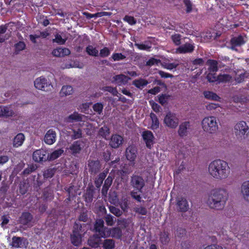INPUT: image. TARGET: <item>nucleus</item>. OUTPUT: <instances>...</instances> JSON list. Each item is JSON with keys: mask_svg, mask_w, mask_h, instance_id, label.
<instances>
[{"mask_svg": "<svg viewBox=\"0 0 249 249\" xmlns=\"http://www.w3.org/2000/svg\"><path fill=\"white\" fill-rule=\"evenodd\" d=\"M208 172L215 179L223 180L229 177L230 169L226 161L221 160H216L209 164Z\"/></svg>", "mask_w": 249, "mask_h": 249, "instance_id": "nucleus-1", "label": "nucleus"}, {"mask_svg": "<svg viewBox=\"0 0 249 249\" xmlns=\"http://www.w3.org/2000/svg\"><path fill=\"white\" fill-rule=\"evenodd\" d=\"M228 198V195L225 190L215 189L210 192L207 204L212 209L221 210L225 206Z\"/></svg>", "mask_w": 249, "mask_h": 249, "instance_id": "nucleus-2", "label": "nucleus"}, {"mask_svg": "<svg viewBox=\"0 0 249 249\" xmlns=\"http://www.w3.org/2000/svg\"><path fill=\"white\" fill-rule=\"evenodd\" d=\"M234 133L238 139H245L249 134V126L246 122L239 121L234 126Z\"/></svg>", "mask_w": 249, "mask_h": 249, "instance_id": "nucleus-3", "label": "nucleus"}, {"mask_svg": "<svg viewBox=\"0 0 249 249\" xmlns=\"http://www.w3.org/2000/svg\"><path fill=\"white\" fill-rule=\"evenodd\" d=\"M202 126L203 130L209 133H215L218 128L217 120L214 116L204 118L202 121Z\"/></svg>", "mask_w": 249, "mask_h": 249, "instance_id": "nucleus-4", "label": "nucleus"}, {"mask_svg": "<svg viewBox=\"0 0 249 249\" xmlns=\"http://www.w3.org/2000/svg\"><path fill=\"white\" fill-rule=\"evenodd\" d=\"M163 123L166 127L175 129L178 126L179 120L175 113L169 112L165 116Z\"/></svg>", "mask_w": 249, "mask_h": 249, "instance_id": "nucleus-5", "label": "nucleus"}, {"mask_svg": "<svg viewBox=\"0 0 249 249\" xmlns=\"http://www.w3.org/2000/svg\"><path fill=\"white\" fill-rule=\"evenodd\" d=\"M34 86L36 89L44 91H50L53 88L51 83L43 76L38 77L35 80Z\"/></svg>", "mask_w": 249, "mask_h": 249, "instance_id": "nucleus-6", "label": "nucleus"}, {"mask_svg": "<svg viewBox=\"0 0 249 249\" xmlns=\"http://www.w3.org/2000/svg\"><path fill=\"white\" fill-rule=\"evenodd\" d=\"M82 226L75 224L73 227V233L71 235V243L75 246H78L81 244L82 236L80 233Z\"/></svg>", "mask_w": 249, "mask_h": 249, "instance_id": "nucleus-7", "label": "nucleus"}, {"mask_svg": "<svg viewBox=\"0 0 249 249\" xmlns=\"http://www.w3.org/2000/svg\"><path fill=\"white\" fill-rule=\"evenodd\" d=\"M122 235V231L120 228H114L109 229L106 228L104 229V232L101 233V237L106 238L107 237H112L120 238Z\"/></svg>", "mask_w": 249, "mask_h": 249, "instance_id": "nucleus-8", "label": "nucleus"}, {"mask_svg": "<svg viewBox=\"0 0 249 249\" xmlns=\"http://www.w3.org/2000/svg\"><path fill=\"white\" fill-rule=\"evenodd\" d=\"M131 184L135 190L141 193L142 189L144 186V181L141 177L135 175L131 178Z\"/></svg>", "mask_w": 249, "mask_h": 249, "instance_id": "nucleus-9", "label": "nucleus"}, {"mask_svg": "<svg viewBox=\"0 0 249 249\" xmlns=\"http://www.w3.org/2000/svg\"><path fill=\"white\" fill-rule=\"evenodd\" d=\"M144 125L152 130L157 129L159 126V121L157 116L153 113H150V118L145 120L144 122Z\"/></svg>", "mask_w": 249, "mask_h": 249, "instance_id": "nucleus-10", "label": "nucleus"}, {"mask_svg": "<svg viewBox=\"0 0 249 249\" xmlns=\"http://www.w3.org/2000/svg\"><path fill=\"white\" fill-rule=\"evenodd\" d=\"M84 142L83 141L79 140L73 142L67 149L69 152L75 155L79 153L84 147Z\"/></svg>", "mask_w": 249, "mask_h": 249, "instance_id": "nucleus-11", "label": "nucleus"}, {"mask_svg": "<svg viewBox=\"0 0 249 249\" xmlns=\"http://www.w3.org/2000/svg\"><path fill=\"white\" fill-rule=\"evenodd\" d=\"M137 149L136 146L134 145H129L125 150V156L127 160L130 162H133V165L134 164V161L137 157Z\"/></svg>", "mask_w": 249, "mask_h": 249, "instance_id": "nucleus-12", "label": "nucleus"}, {"mask_svg": "<svg viewBox=\"0 0 249 249\" xmlns=\"http://www.w3.org/2000/svg\"><path fill=\"white\" fill-rule=\"evenodd\" d=\"M15 112L11 106H0V117L8 118L15 115Z\"/></svg>", "mask_w": 249, "mask_h": 249, "instance_id": "nucleus-13", "label": "nucleus"}, {"mask_svg": "<svg viewBox=\"0 0 249 249\" xmlns=\"http://www.w3.org/2000/svg\"><path fill=\"white\" fill-rule=\"evenodd\" d=\"M142 137L146 146L150 148L154 142V136L152 132L149 130L144 131L142 133Z\"/></svg>", "mask_w": 249, "mask_h": 249, "instance_id": "nucleus-14", "label": "nucleus"}, {"mask_svg": "<svg viewBox=\"0 0 249 249\" xmlns=\"http://www.w3.org/2000/svg\"><path fill=\"white\" fill-rule=\"evenodd\" d=\"M56 138V134L55 131L49 129L45 135L44 141L46 144L52 145L55 142Z\"/></svg>", "mask_w": 249, "mask_h": 249, "instance_id": "nucleus-15", "label": "nucleus"}, {"mask_svg": "<svg viewBox=\"0 0 249 249\" xmlns=\"http://www.w3.org/2000/svg\"><path fill=\"white\" fill-rule=\"evenodd\" d=\"M33 159L36 162L45 160L47 159V152L43 149L36 150L33 153Z\"/></svg>", "mask_w": 249, "mask_h": 249, "instance_id": "nucleus-16", "label": "nucleus"}, {"mask_svg": "<svg viewBox=\"0 0 249 249\" xmlns=\"http://www.w3.org/2000/svg\"><path fill=\"white\" fill-rule=\"evenodd\" d=\"M194 50V46L190 43H186L185 44L180 46L176 50L177 53H186L192 52Z\"/></svg>", "mask_w": 249, "mask_h": 249, "instance_id": "nucleus-17", "label": "nucleus"}, {"mask_svg": "<svg viewBox=\"0 0 249 249\" xmlns=\"http://www.w3.org/2000/svg\"><path fill=\"white\" fill-rule=\"evenodd\" d=\"M241 194L243 198L249 202V180L243 182L240 188Z\"/></svg>", "mask_w": 249, "mask_h": 249, "instance_id": "nucleus-18", "label": "nucleus"}, {"mask_svg": "<svg viewBox=\"0 0 249 249\" xmlns=\"http://www.w3.org/2000/svg\"><path fill=\"white\" fill-rule=\"evenodd\" d=\"M130 78L124 74H118L112 77L113 83L118 84L119 86L125 85Z\"/></svg>", "mask_w": 249, "mask_h": 249, "instance_id": "nucleus-19", "label": "nucleus"}, {"mask_svg": "<svg viewBox=\"0 0 249 249\" xmlns=\"http://www.w3.org/2000/svg\"><path fill=\"white\" fill-rule=\"evenodd\" d=\"M123 138L119 135H113L112 136L110 141V146L114 148L119 147L123 143Z\"/></svg>", "mask_w": 249, "mask_h": 249, "instance_id": "nucleus-20", "label": "nucleus"}, {"mask_svg": "<svg viewBox=\"0 0 249 249\" xmlns=\"http://www.w3.org/2000/svg\"><path fill=\"white\" fill-rule=\"evenodd\" d=\"M85 118V116L81 115L78 112H74L65 118L67 123H73L75 122L81 121Z\"/></svg>", "mask_w": 249, "mask_h": 249, "instance_id": "nucleus-21", "label": "nucleus"}, {"mask_svg": "<svg viewBox=\"0 0 249 249\" xmlns=\"http://www.w3.org/2000/svg\"><path fill=\"white\" fill-rule=\"evenodd\" d=\"M70 51L65 48H58L54 49L52 52L53 56L56 57H64L70 54Z\"/></svg>", "mask_w": 249, "mask_h": 249, "instance_id": "nucleus-22", "label": "nucleus"}, {"mask_svg": "<svg viewBox=\"0 0 249 249\" xmlns=\"http://www.w3.org/2000/svg\"><path fill=\"white\" fill-rule=\"evenodd\" d=\"M178 209L181 212H186L189 209L187 200L184 198H179L177 202Z\"/></svg>", "mask_w": 249, "mask_h": 249, "instance_id": "nucleus-23", "label": "nucleus"}, {"mask_svg": "<svg viewBox=\"0 0 249 249\" xmlns=\"http://www.w3.org/2000/svg\"><path fill=\"white\" fill-rule=\"evenodd\" d=\"M101 237L100 236H98L95 235L90 237L88 240V245L92 248H98L101 243Z\"/></svg>", "mask_w": 249, "mask_h": 249, "instance_id": "nucleus-24", "label": "nucleus"}, {"mask_svg": "<svg viewBox=\"0 0 249 249\" xmlns=\"http://www.w3.org/2000/svg\"><path fill=\"white\" fill-rule=\"evenodd\" d=\"M204 97L208 99L215 101L221 102V98L216 93L211 91H205L203 92Z\"/></svg>", "mask_w": 249, "mask_h": 249, "instance_id": "nucleus-25", "label": "nucleus"}, {"mask_svg": "<svg viewBox=\"0 0 249 249\" xmlns=\"http://www.w3.org/2000/svg\"><path fill=\"white\" fill-rule=\"evenodd\" d=\"M83 14L87 18L90 19L92 18L102 17L103 16H110L112 15V13L111 12H100L94 14H91L88 12H84Z\"/></svg>", "mask_w": 249, "mask_h": 249, "instance_id": "nucleus-26", "label": "nucleus"}, {"mask_svg": "<svg viewBox=\"0 0 249 249\" xmlns=\"http://www.w3.org/2000/svg\"><path fill=\"white\" fill-rule=\"evenodd\" d=\"M25 140L24 135L22 133L17 134L13 140V146L14 147H18L21 146Z\"/></svg>", "mask_w": 249, "mask_h": 249, "instance_id": "nucleus-27", "label": "nucleus"}, {"mask_svg": "<svg viewBox=\"0 0 249 249\" xmlns=\"http://www.w3.org/2000/svg\"><path fill=\"white\" fill-rule=\"evenodd\" d=\"M104 221L102 219H97L94 225V228L96 232L101 237V233L104 232Z\"/></svg>", "mask_w": 249, "mask_h": 249, "instance_id": "nucleus-28", "label": "nucleus"}, {"mask_svg": "<svg viewBox=\"0 0 249 249\" xmlns=\"http://www.w3.org/2000/svg\"><path fill=\"white\" fill-rule=\"evenodd\" d=\"M64 152L62 149H57L47 156V159L49 160H54L59 157Z\"/></svg>", "mask_w": 249, "mask_h": 249, "instance_id": "nucleus-29", "label": "nucleus"}, {"mask_svg": "<svg viewBox=\"0 0 249 249\" xmlns=\"http://www.w3.org/2000/svg\"><path fill=\"white\" fill-rule=\"evenodd\" d=\"M188 126L189 123L188 122H184L179 125L178 133L180 136L183 137L187 135Z\"/></svg>", "mask_w": 249, "mask_h": 249, "instance_id": "nucleus-30", "label": "nucleus"}, {"mask_svg": "<svg viewBox=\"0 0 249 249\" xmlns=\"http://www.w3.org/2000/svg\"><path fill=\"white\" fill-rule=\"evenodd\" d=\"M73 92V89L71 86H64L62 87L60 94L61 96H66L71 94Z\"/></svg>", "mask_w": 249, "mask_h": 249, "instance_id": "nucleus-31", "label": "nucleus"}, {"mask_svg": "<svg viewBox=\"0 0 249 249\" xmlns=\"http://www.w3.org/2000/svg\"><path fill=\"white\" fill-rule=\"evenodd\" d=\"M133 85L139 89H142L148 84V82L142 78L135 80L133 81Z\"/></svg>", "mask_w": 249, "mask_h": 249, "instance_id": "nucleus-32", "label": "nucleus"}, {"mask_svg": "<svg viewBox=\"0 0 249 249\" xmlns=\"http://www.w3.org/2000/svg\"><path fill=\"white\" fill-rule=\"evenodd\" d=\"M32 219V216L30 213H24L20 217V222L24 224H28Z\"/></svg>", "mask_w": 249, "mask_h": 249, "instance_id": "nucleus-33", "label": "nucleus"}, {"mask_svg": "<svg viewBox=\"0 0 249 249\" xmlns=\"http://www.w3.org/2000/svg\"><path fill=\"white\" fill-rule=\"evenodd\" d=\"M11 246L15 248L22 247V239L20 237H13Z\"/></svg>", "mask_w": 249, "mask_h": 249, "instance_id": "nucleus-34", "label": "nucleus"}, {"mask_svg": "<svg viewBox=\"0 0 249 249\" xmlns=\"http://www.w3.org/2000/svg\"><path fill=\"white\" fill-rule=\"evenodd\" d=\"M86 52L91 56H96L98 54V50L92 45H89L87 47Z\"/></svg>", "mask_w": 249, "mask_h": 249, "instance_id": "nucleus-35", "label": "nucleus"}, {"mask_svg": "<svg viewBox=\"0 0 249 249\" xmlns=\"http://www.w3.org/2000/svg\"><path fill=\"white\" fill-rule=\"evenodd\" d=\"M89 166L92 172H96L99 168V162L98 160L89 161Z\"/></svg>", "mask_w": 249, "mask_h": 249, "instance_id": "nucleus-36", "label": "nucleus"}, {"mask_svg": "<svg viewBox=\"0 0 249 249\" xmlns=\"http://www.w3.org/2000/svg\"><path fill=\"white\" fill-rule=\"evenodd\" d=\"M103 244L105 249H113L115 247L114 241L112 239L105 240Z\"/></svg>", "mask_w": 249, "mask_h": 249, "instance_id": "nucleus-37", "label": "nucleus"}, {"mask_svg": "<svg viewBox=\"0 0 249 249\" xmlns=\"http://www.w3.org/2000/svg\"><path fill=\"white\" fill-rule=\"evenodd\" d=\"M231 44L234 46H240L245 43L243 38L241 36L233 37L231 39Z\"/></svg>", "mask_w": 249, "mask_h": 249, "instance_id": "nucleus-38", "label": "nucleus"}, {"mask_svg": "<svg viewBox=\"0 0 249 249\" xmlns=\"http://www.w3.org/2000/svg\"><path fill=\"white\" fill-rule=\"evenodd\" d=\"M109 133H110L109 129L108 128V127H107L106 126H104L101 127L100 129L99 132V135L106 139L109 136Z\"/></svg>", "mask_w": 249, "mask_h": 249, "instance_id": "nucleus-39", "label": "nucleus"}, {"mask_svg": "<svg viewBox=\"0 0 249 249\" xmlns=\"http://www.w3.org/2000/svg\"><path fill=\"white\" fill-rule=\"evenodd\" d=\"M208 64L209 65V70L211 72H215L217 70V62L214 60H209Z\"/></svg>", "mask_w": 249, "mask_h": 249, "instance_id": "nucleus-40", "label": "nucleus"}, {"mask_svg": "<svg viewBox=\"0 0 249 249\" xmlns=\"http://www.w3.org/2000/svg\"><path fill=\"white\" fill-rule=\"evenodd\" d=\"M208 80L210 82H218L219 75L217 76L215 73L210 72L207 76Z\"/></svg>", "mask_w": 249, "mask_h": 249, "instance_id": "nucleus-41", "label": "nucleus"}, {"mask_svg": "<svg viewBox=\"0 0 249 249\" xmlns=\"http://www.w3.org/2000/svg\"><path fill=\"white\" fill-rule=\"evenodd\" d=\"M231 78V76L229 74H222L219 75L218 82H227L229 81Z\"/></svg>", "mask_w": 249, "mask_h": 249, "instance_id": "nucleus-42", "label": "nucleus"}, {"mask_svg": "<svg viewBox=\"0 0 249 249\" xmlns=\"http://www.w3.org/2000/svg\"><path fill=\"white\" fill-rule=\"evenodd\" d=\"M171 39L173 43L176 45L181 44V36L178 34H175L171 36Z\"/></svg>", "mask_w": 249, "mask_h": 249, "instance_id": "nucleus-43", "label": "nucleus"}, {"mask_svg": "<svg viewBox=\"0 0 249 249\" xmlns=\"http://www.w3.org/2000/svg\"><path fill=\"white\" fill-rule=\"evenodd\" d=\"M107 176V173H102L99 175L98 178L95 181V184L96 187H99L102 182L104 178H106Z\"/></svg>", "mask_w": 249, "mask_h": 249, "instance_id": "nucleus-44", "label": "nucleus"}, {"mask_svg": "<svg viewBox=\"0 0 249 249\" xmlns=\"http://www.w3.org/2000/svg\"><path fill=\"white\" fill-rule=\"evenodd\" d=\"M163 67L168 70H172L176 68L178 65V63L176 62L173 63H161Z\"/></svg>", "mask_w": 249, "mask_h": 249, "instance_id": "nucleus-45", "label": "nucleus"}, {"mask_svg": "<svg viewBox=\"0 0 249 249\" xmlns=\"http://www.w3.org/2000/svg\"><path fill=\"white\" fill-rule=\"evenodd\" d=\"M85 125H86V127L84 129L86 130L87 135H91L94 131V127L89 123H86Z\"/></svg>", "mask_w": 249, "mask_h": 249, "instance_id": "nucleus-46", "label": "nucleus"}, {"mask_svg": "<svg viewBox=\"0 0 249 249\" xmlns=\"http://www.w3.org/2000/svg\"><path fill=\"white\" fill-rule=\"evenodd\" d=\"M220 107L221 106L219 104L213 103H209L206 106V109L209 111H213Z\"/></svg>", "mask_w": 249, "mask_h": 249, "instance_id": "nucleus-47", "label": "nucleus"}, {"mask_svg": "<svg viewBox=\"0 0 249 249\" xmlns=\"http://www.w3.org/2000/svg\"><path fill=\"white\" fill-rule=\"evenodd\" d=\"M160 241L163 244H166L169 241L168 234L166 232L161 233L160 237Z\"/></svg>", "mask_w": 249, "mask_h": 249, "instance_id": "nucleus-48", "label": "nucleus"}, {"mask_svg": "<svg viewBox=\"0 0 249 249\" xmlns=\"http://www.w3.org/2000/svg\"><path fill=\"white\" fill-rule=\"evenodd\" d=\"M159 64H161L160 61L155 58H151L146 62V65L148 66L158 65Z\"/></svg>", "mask_w": 249, "mask_h": 249, "instance_id": "nucleus-49", "label": "nucleus"}, {"mask_svg": "<svg viewBox=\"0 0 249 249\" xmlns=\"http://www.w3.org/2000/svg\"><path fill=\"white\" fill-rule=\"evenodd\" d=\"M82 131L80 129L73 130V134L71 135V137L73 139H77L82 137Z\"/></svg>", "mask_w": 249, "mask_h": 249, "instance_id": "nucleus-50", "label": "nucleus"}, {"mask_svg": "<svg viewBox=\"0 0 249 249\" xmlns=\"http://www.w3.org/2000/svg\"><path fill=\"white\" fill-rule=\"evenodd\" d=\"M93 110L98 114H101L103 110V105L101 103H96L93 106Z\"/></svg>", "mask_w": 249, "mask_h": 249, "instance_id": "nucleus-51", "label": "nucleus"}, {"mask_svg": "<svg viewBox=\"0 0 249 249\" xmlns=\"http://www.w3.org/2000/svg\"><path fill=\"white\" fill-rule=\"evenodd\" d=\"M109 209L110 212L117 216H119L122 214V211H121L118 208H117L115 207H110Z\"/></svg>", "mask_w": 249, "mask_h": 249, "instance_id": "nucleus-52", "label": "nucleus"}, {"mask_svg": "<svg viewBox=\"0 0 249 249\" xmlns=\"http://www.w3.org/2000/svg\"><path fill=\"white\" fill-rule=\"evenodd\" d=\"M53 41L60 44H63L65 43L66 40L63 39L60 35L56 34L55 36V38L53 39Z\"/></svg>", "mask_w": 249, "mask_h": 249, "instance_id": "nucleus-53", "label": "nucleus"}, {"mask_svg": "<svg viewBox=\"0 0 249 249\" xmlns=\"http://www.w3.org/2000/svg\"><path fill=\"white\" fill-rule=\"evenodd\" d=\"M109 54L110 51L107 47H105L103 49L100 50V55L102 57H107L109 55Z\"/></svg>", "mask_w": 249, "mask_h": 249, "instance_id": "nucleus-54", "label": "nucleus"}, {"mask_svg": "<svg viewBox=\"0 0 249 249\" xmlns=\"http://www.w3.org/2000/svg\"><path fill=\"white\" fill-rule=\"evenodd\" d=\"M124 20L130 25H134L136 23V21L135 18L131 16H126L124 18Z\"/></svg>", "mask_w": 249, "mask_h": 249, "instance_id": "nucleus-55", "label": "nucleus"}, {"mask_svg": "<svg viewBox=\"0 0 249 249\" xmlns=\"http://www.w3.org/2000/svg\"><path fill=\"white\" fill-rule=\"evenodd\" d=\"M25 48V44L22 41H19L15 44V48L17 51H20L23 50Z\"/></svg>", "mask_w": 249, "mask_h": 249, "instance_id": "nucleus-56", "label": "nucleus"}, {"mask_svg": "<svg viewBox=\"0 0 249 249\" xmlns=\"http://www.w3.org/2000/svg\"><path fill=\"white\" fill-rule=\"evenodd\" d=\"M203 249H223L222 246L217 244H212L206 246Z\"/></svg>", "mask_w": 249, "mask_h": 249, "instance_id": "nucleus-57", "label": "nucleus"}, {"mask_svg": "<svg viewBox=\"0 0 249 249\" xmlns=\"http://www.w3.org/2000/svg\"><path fill=\"white\" fill-rule=\"evenodd\" d=\"M112 58L114 61H119L124 59L125 56L121 53H116L112 55Z\"/></svg>", "mask_w": 249, "mask_h": 249, "instance_id": "nucleus-58", "label": "nucleus"}, {"mask_svg": "<svg viewBox=\"0 0 249 249\" xmlns=\"http://www.w3.org/2000/svg\"><path fill=\"white\" fill-rule=\"evenodd\" d=\"M118 225L122 228L126 227L128 225L127 221L125 219H120L118 220Z\"/></svg>", "mask_w": 249, "mask_h": 249, "instance_id": "nucleus-59", "label": "nucleus"}, {"mask_svg": "<svg viewBox=\"0 0 249 249\" xmlns=\"http://www.w3.org/2000/svg\"><path fill=\"white\" fill-rule=\"evenodd\" d=\"M106 223L108 226H112L114 224L113 217L111 215H107L105 217Z\"/></svg>", "mask_w": 249, "mask_h": 249, "instance_id": "nucleus-60", "label": "nucleus"}, {"mask_svg": "<svg viewBox=\"0 0 249 249\" xmlns=\"http://www.w3.org/2000/svg\"><path fill=\"white\" fill-rule=\"evenodd\" d=\"M103 90L111 92L113 95H116L118 93V91L115 88H113L111 87H106L103 88Z\"/></svg>", "mask_w": 249, "mask_h": 249, "instance_id": "nucleus-61", "label": "nucleus"}, {"mask_svg": "<svg viewBox=\"0 0 249 249\" xmlns=\"http://www.w3.org/2000/svg\"><path fill=\"white\" fill-rule=\"evenodd\" d=\"M90 105V103H86L82 104L79 106V109L83 112H85L87 111Z\"/></svg>", "mask_w": 249, "mask_h": 249, "instance_id": "nucleus-62", "label": "nucleus"}, {"mask_svg": "<svg viewBox=\"0 0 249 249\" xmlns=\"http://www.w3.org/2000/svg\"><path fill=\"white\" fill-rule=\"evenodd\" d=\"M184 4L186 7V11L188 13L191 12L192 10V4L190 0H184Z\"/></svg>", "mask_w": 249, "mask_h": 249, "instance_id": "nucleus-63", "label": "nucleus"}, {"mask_svg": "<svg viewBox=\"0 0 249 249\" xmlns=\"http://www.w3.org/2000/svg\"><path fill=\"white\" fill-rule=\"evenodd\" d=\"M149 103L151 106L152 109L155 112H159L160 111V107L158 105V104L156 103L153 101H150Z\"/></svg>", "mask_w": 249, "mask_h": 249, "instance_id": "nucleus-64", "label": "nucleus"}]
</instances>
